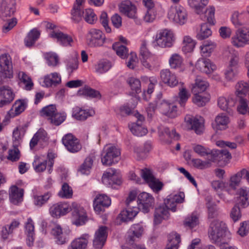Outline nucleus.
Masks as SVG:
<instances>
[{"instance_id": "2eb2a0df", "label": "nucleus", "mask_w": 249, "mask_h": 249, "mask_svg": "<svg viewBox=\"0 0 249 249\" xmlns=\"http://www.w3.org/2000/svg\"><path fill=\"white\" fill-rule=\"evenodd\" d=\"M102 182L106 185H120L121 178L115 169L110 168L102 177Z\"/></svg>"}, {"instance_id": "ddd939ff", "label": "nucleus", "mask_w": 249, "mask_h": 249, "mask_svg": "<svg viewBox=\"0 0 249 249\" xmlns=\"http://www.w3.org/2000/svg\"><path fill=\"white\" fill-rule=\"evenodd\" d=\"M158 108L164 115L174 118L177 115V107L174 104L170 103L164 100H158Z\"/></svg>"}, {"instance_id": "864d4df0", "label": "nucleus", "mask_w": 249, "mask_h": 249, "mask_svg": "<svg viewBox=\"0 0 249 249\" xmlns=\"http://www.w3.org/2000/svg\"><path fill=\"white\" fill-rule=\"evenodd\" d=\"M212 32L206 23H202L201 25L200 29L197 32L196 37L198 40L205 39L212 35Z\"/></svg>"}, {"instance_id": "f03ea898", "label": "nucleus", "mask_w": 249, "mask_h": 249, "mask_svg": "<svg viewBox=\"0 0 249 249\" xmlns=\"http://www.w3.org/2000/svg\"><path fill=\"white\" fill-rule=\"evenodd\" d=\"M228 233L225 224L223 222L218 220H214L211 222L208 231L210 239L213 242L221 243V249H236L235 247L225 244L229 238Z\"/></svg>"}, {"instance_id": "4be33fe9", "label": "nucleus", "mask_w": 249, "mask_h": 249, "mask_svg": "<svg viewBox=\"0 0 249 249\" xmlns=\"http://www.w3.org/2000/svg\"><path fill=\"white\" fill-rule=\"evenodd\" d=\"M49 36L56 39L58 43L63 46H71V43L73 42V39L70 36L61 31H52Z\"/></svg>"}, {"instance_id": "6e6d98bb", "label": "nucleus", "mask_w": 249, "mask_h": 249, "mask_svg": "<svg viewBox=\"0 0 249 249\" xmlns=\"http://www.w3.org/2000/svg\"><path fill=\"white\" fill-rule=\"evenodd\" d=\"M169 243L165 249H178V244L180 242V238L177 233H172L168 237Z\"/></svg>"}, {"instance_id": "13d9d810", "label": "nucleus", "mask_w": 249, "mask_h": 249, "mask_svg": "<svg viewBox=\"0 0 249 249\" xmlns=\"http://www.w3.org/2000/svg\"><path fill=\"white\" fill-rule=\"evenodd\" d=\"M113 49L116 54L122 59H125L128 55V50L127 48L119 42H116L112 45Z\"/></svg>"}, {"instance_id": "f3484780", "label": "nucleus", "mask_w": 249, "mask_h": 249, "mask_svg": "<svg viewBox=\"0 0 249 249\" xmlns=\"http://www.w3.org/2000/svg\"><path fill=\"white\" fill-rule=\"evenodd\" d=\"M210 161L213 162H227L231 159V155L226 149L212 150Z\"/></svg>"}, {"instance_id": "1a4fd4ad", "label": "nucleus", "mask_w": 249, "mask_h": 249, "mask_svg": "<svg viewBox=\"0 0 249 249\" xmlns=\"http://www.w3.org/2000/svg\"><path fill=\"white\" fill-rule=\"evenodd\" d=\"M87 40L88 44L90 47H100L104 44L106 36L100 30L92 28L88 34Z\"/></svg>"}, {"instance_id": "0e129e2a", "label": "nucleus", "mask_w": 249, "mask_h": 249, "mask_svg": "<svg viewBox=\"0 0 249 249\" xmlns=\"http://www.w3.org/2000/svg\"><path fill=\"white\" fill-rule=\"evenodd\" d=\"M244 14L238 11H234L231 15V20L232 23L236 27H239L244 24Z\"/></svg>"}, {"instance_id": "20e7f679", "label": "nucleus", "mask_w": 249, "mask_h": 249, "mask_svg": "<svg viewBox=\"0 0 249 249\" xmlns=\"http://www.w3.org/2000/svg\"><path fill=\"white\" fill-rule=\"evenodd\" d=\"M175 41V36L173 32L168 29L159 31L156 35L154 42L162 48L172 47Z\"/></svg>"}, {"instance_id": "338daca9", "label": "nucleus", "mask_w": 249, "mask_h": 249, "mask_svg": "<svg viewBox=\"0 0 249 249\" xmlns=\"http://www.w3.org/2000/svg\"><path fill=\"white\" fill-rule=\"evenodd\" d=\"M93 161V160L92 157L90 156L87 157L85 159L84 163L81 165L78 170L79 172L83 175H88L92 167Z\"/></svg>"}, {"instance_id": "0eeeda50", "label": "nucleus", "mask_w": 249, "mask_h": 249, "mask_svg": "<svg viewBox=\"0 0 249 249\" xmlns=\"http://www.w3.org/2000/svg\"><path fill=\"white\" fill-rule=\"evenodd\" d=\"M141 175L144 181L153 191L158 192L162 189L163 186V183L155 178L151 170L148 168L142 169Z\"/></svg>"}, {"instance_id": "680f3d73", "label": "nucleus", "mask_w": 249, "mask_h": 249, "mask_svg": "<svg viewBox=\"0 0 249 249\" xmlns=\"http://www.w3.org/2000/svg\"><path fill=\"white\" fill-rule=\"evenodd\" d=\"M138 214L136 211L126 208L122 211L119 214V217L122 221L127 222L132 220Z\"/></svg>"}, {"instance_id": "7ed1b4c3", "label": "nucleus", "mask_w": 249, "mask_h": 249, "mask_svg": "<svg viewBox=\"0 0 249 249\" xmlns=\"http://www.w3.org/2000/svg\"><path fill=\"white\" fill-rule=\"evenodd\" d=\"M121 155L120 149L115 145L107 144L101 153V162L104 165L110 166L117 163Z\"/></svg>"}, {"instance_id": "9d476101", "label": "nucleus", "mask_w": 249, "mask_h": 249, "mask_svg": "<svg viewBox=\"0 0 249 249\" xmlns=\"http://www.w3.org/2000/svg\"><path fill=\"white\" fill-rule=\"evenodd\" d=\"M185 122L187 125V129L193 130L196 134H202L204 129V120L202 117L199 118L186 115L185 117Z\"/></svg>"}, {"instance_id": "052dcab7", "label": "nucleus", "mask_w": 249, "mask_h": 249, "mask_svg": "<svg viewBox=\"0 0 249 249\" xmlns=\"http://www.w3.org/2000/svg\"><path fill=\"white\" fill-rule=\"evenodd\" d=\"M18 77L20 83L23 84L26 90H31L34 85L31 79L25 72L19 71L18 73Z\"/></svg>"}, {"instance_id": "72a5a7b5", "label": "nucleus", "mask_w": 249, "mask_h": 249, "mask_svg": "<svg viewBox=\"0 0 249 249\" xmlns=\"http://www.w3.org/2000/svg\"><path fill=\"white\" fill-rule=\"evenodd\" d=\"M25 233L27 235V244L31 247L33 245L34 241L35 227L33 220L29 218L25 223Z\"/></svg>"}, {"instance_id": "39448f33", "label": "nucleus", "mask_w": 249, "mask_h": 249, "mask_svg": "<svg viewBox=\"0 0 249 249\" xmlns=\"http://www.w3.org/2000/svg\"><path fill=\"white\" fill-rule=\"evenodd\" d=\"M168 17L170 20L180 25L184 24L188 19V14L186 9L180 5L171 6Z\"/></svg>"}, {"instance_id": "5701e85b", "label": "nucleus", "mask_w": 249, "mask_h": 249, "mask_svg": "<svg viewBox=\"0 0 249 249\" xmlns=\"http://www.w3.org/2000/svg\"><path fill=\"white\" fill-rule=\"evenodd\" d=\"M196 68L201 71L210 74L216 69V66L210 59L201 58L199 59L196 64Z\"/></svg>"}, {"instance_id": "7c9ffc66", "label": "nucleus", "mask_w": 249, "mask_h": 249, "mask_svg": "<svg viewBox=\"0 0 249 249\" xmlns=\"http://www.w3.org/2000/svg\"><path fill=\"white\" fill-rule=\"evenodd\" d=\"M218 106L222 110L230 113L231 107H233L236 102L234 96H230L228 98L220 97L218 99Z\"/></svg>"}, {"instance_id": "603ef678", "label": "nucleus", "mask_w": 249, "mask_h": 249, "mask_svg": "<svg viewBox=\"0 0 249 249\" xmlns=\"http://www.w3.org/2000/svg\"><path fill=\"white\" fill-rule=\"evenodd\" d=\"M216 44L211 40L204 41L200 46L201 54L205 56H209L216 47Z\"/></svg>"}, {"instance_id": "79ce46f5", "label": "nucleus", "mask_w": 249, "mask_h": 249, "mask_svg": "<svg viewBox=\"0 0 249 249\" xmlns=\"http://www.w3.org/2000/svg\"><path fill=\"white\" fill-rule=\"evenodd\" d=\"M209 0H188V4L195 12L199 14L208 4Z\"/></svg>"}, {"instance_id": "cd10ccee", "label": "nucleus", "mask_w": 249, "mask_h": 249, "mask_svg": "<svg viewBox=\"0 0 249 249\" xmlns=\"http://www.w3.org/2000/svg\"><path fill=\"white\" fill-rule=\"evenodd\" d=\"M160 77L163 83L170 87L177 86L178 83L176 75L168 69H164L160 72Z\"/></svg>"}, {"instance_id": "c85d7f7f", "label": "nucleus", "mask_w": 249, "mask_h": 249, "mask_svg": "<svg viewBox=\"0 0 249 249\" xmlns=\"http://www.w3.org/2000/svg\"><path fill=\"white\" fill-rule=\"evenodd\" d=\"M52 234L58 244L62 245L68 241V234L63 231L61 227L58 224L55 225L52 229Z\"/></svg>"}, {"instance_id": "774afa93", "label": "nucleus", "mask_w": 249, "mask_h": 249, "mask_svg": "<svg viewBox=\"0 0 249 249\" xmlns=\"http://www.w3.org/2000/svg\"><path fill=\"white\" fill-rule=\"evenodd\" d=\"M169 62L172 68L177 69L181 66L183 63V59L179 54L175 53L171 56Z\"/></svg>"}, {"instance_id": "a878e982", "label": "nucleus", "mask_w": 249, "mask_h": 249, "mask_svg": "<svg viewBox=\"0 0 249 249\" xmlns=\"http://www.w3.org/2000/svg\"><path fill=\"white\" fill-rule=\"evenodd\" d=\"M223 55L229 59V67L233 68L238 66L239 61V54L232 47L227 46L224 49Z\"/></svg>"}, {"instance_id": "e2e57ef3", "label": "nucleus", "mask_w": 249, "mask_h": 249, "mask_svg": "<svg viewBox=\"0 0 249 249\" xmlns=\"http://www.w3.org/2000/svg\"><path fill=\"white\" fill-rule=\"evenodd\" d=\"M199 224L198 215L196 213H192L184 220V225L190 228H193Z\"/></svg>"}, {"instance_id": "412c9836", "label": "nucleus", "mask_w": 249, "mask_h": 249, "mask_svg": "<svg viewBox=\"0 0 249 249\" xmlns=\"http://www.w3.org/2000/svg\"><path fill=\"white\" fill-rule=\"evenodd\" d=\"M135 115L137 118V122L132 123L129 126L131 131L137 136L141 137L145 135L147 133V130L142 126V123L144 119V117L138 113H136Z\"/></svg>"}, {"instance_id": "f257e3e1", "label": "nucleus", "mask_w": 249, "mask_h": 249, "mask_svg": "<svg viewBox=\"0 0 249 249\" xmlns=\"http://www.w3.org/2000/svg\"><path fill=\"white\" fill-rule=\"evenodd\" d=\"M70 210L72 211L71 221L73 224L78 226L85 223L87 216L84 209L74 202L71 207L65 202L55 204L50 208V213L52 216L59 217L68 213Z\"/></svg>"}, {"instance_id": "f704fd0d", "label": "nucleus", "mask_w": 249, "mask_h": 249, "mask_svg": "<svg viewBox=\"0 0 249 249\" xmlns=\"http://www.w3.org/2000/svg\"><path fill=\"white\" fill-rule=\"evenodd\" d=\"M95 114L92 110L82 109L78 107H75L73 108L72 117L78 120L84 121L89 117L92 116Z\"/></svg>"}, {"instance_id": "09e8293b", "label": "nucleus", "mask_w": 249, "mask_h": 249, "mask_svg": "<svg viewBox=\"0 0 249 249\" xmlns=\"http://www.w3.org/2000/svg\"><path fill=\"white\" fill-rule=\"evenodd\" d=\"M196 43L189 36H184L182 41V50L185 53L192 52L195 47Z\"/></svg>"}, {"instance_id": "a211bd4d", "label": "nucleus", "mask_w": 249, "mask_h": 249, "mask_svg": "<svg viewBox=\"0 0 249 249\" xmlns=\"http://www.w3.org/2000/svg\"><path fill=\"white\" fill-rule=\"evenodd\" d=\"M0 67L5 76L11 78L13 75V67L10 56L7 53L0 55Z\"/></svg>"}, {"instance_id": "5fc2aeb1", "label": "nucleus", "mask_w": 249, "mask_h": 249, "mask_svg": "<svg viewBox=\"0 0 249 249\" xmlns=\"http://www.w3.org/2000/svg\"><path fill=\"white\" fill-rule=\"evenodd\" d=\"M235 89L238 96L249 94V83L244 81H239L235 85Z\"/></svg>"}, {"instance_id": "423d86ee", "label": "nucleus", "mask_w": 249, "mask_h": 249, "mask_svg": "<svg viewBox=\"0 0 249 249\" xmlns=\"http://www.w3.org/2000/svg\"><path fill=\"white\" fill-rule=\"evenodd\" d=\"M231 43L238 48L249 45V28L244 27L237 30L231 38Z\"/></svg>"}, {"instance_id": "49530a36", "label": "nucleus", "mask_w": 249, "mask_h": 249, "mask_svg": "<svg viewBox=\"0 0 249 249\" xmlns=\"http://www.w3.org/2000/svg\"><path fill=\"white\" fill-rule=\"evenodd\" d=\"M239 196V203L243 207L249 205V189L246 187L240 188L237 192Z\"/></svg>"}, {"instance_id": "dca6fc26", "label": "nucleus", "mask_w": 249, "mask_h": 249, "mask_svg": "<svg viewBox=\"0 0 249 249\" xmlns=\"http://www.w3.org/2000/svg\"><path fill=\"white\" fill-rule=\"evenodd\" d=\"M107 228L101 226L96 231L93 240V246L98 249H101L104 246L107 238Z\"/></svg>"}, {"instance_id": "e433bc0d", "label": "nucleus", "mask_w": 249, "mask_h": 249, "mask_svg": "<svg viewBox=\"0 0 249 249\" xmlns=\"http://www.w3.org/2000/svg\"><path fill=\"white\" fill-rule=\"evenodd\" d=\"M169 216L168 210L164 205L160 206L156 208L154 214V223L160 224L163 219H168Z\"/></svg>"}, {"instance_id": "6e6552de", "label": "nucleus", "mask_w": 249, "mask_h": 249, "mask_svg": "<svg viewBox=\"0 0 249 249\" xmlns=\"http://www.w3.org/2000/svg\"><path fill=\"white\" fill-rule=\"evenodd\" d=\"M16 10V0H2L0 6V17L3 20L11 18Z\"/></svg>"}, {"instance_id": "4d7b16f0", "label": "nucleus", "mask_w": 249, "mask_h": 249, "mask_svg": "<svg viewBox=\"0 0 249 249\" xmlns=\"http://www.w3.org/2000/svg\"><path fill=\"white\" fill-rule=\"evenodd\" d=\"M51 196V193L49 192L42 195H35L34 204L37 207H41L47 202Z\"/></svg>"}, {"instance_id": "8fccbe9b", "label": "nucleus", "mask_w": 249, "mask_h": 249, "mask_svg": "<svg viewBox=\"0 0 249 249\" xmlns=\"http://www.w3.org/2000/svg\"><path fill=\"white\" fill-rule=\"evenodd\" d=\"M111 67L110 62L107 60L102 59L99 61L94 66L96 72L102 74L107 71Z\"/></svg>"}, {"instance_id": "c756f323", "label": "nucleus", "mask_w": 249, "mask_h": 249, "mask_svg": "<svg viewBox=\"0 0 249 249\" xmlns=\"http://www.w3.org/2000/svg\"><path fill=\"white\" fill-rule=\"evenodd\" d=\"M89 235L88 234H84L73 240L68 249H85L89 243Z\"/></svg>"}, {"instance_id": "c9c22d12", "label": "nucleus", "mask_w": 249, "mask_h": 249, "mask_svg": "<svg viewBox=\"0 0 249 249\" xmlns=\"http://www.w3.org/2000/svg\"><path fill=\"white\" fill-rule=\"evenodd\" d=\"M229 122V117L224 113H221L216 117L215 123L213 124V127L216 130H224L228 127Z\"/></svg>"}, {"instance_id": "6ab92c4d", "label": "nucleus", "mask_w": 249, "mask_h": 249, "mask_svg": "<svg viewBox=\"0 0 249 249\" xmlns=\"http://www.w3.org/2000/svg\"><path fill=\"white\" fill-rule=\"evenodd\" d=\"M111 204L110 199L105 195H98L94 199L93 207L95 211L98 213L104 212L105 208L108 207Z\"/></svg>"}, {"instance_id": "de8ad7c7", "label": "nucleus", "mask_w": 249, "mask_h": 249, "mask_svg": "<svg viewBox=\"0 0 249 249\" xmlns=\"http://www.w3.org/2000/svg\"><path fill=\"white\" fill-rule=\"evenodd\" d=\"M84 12L82 5L74 4L71 11V19L75 22H79L84 18Z\"/></svg>"}, {"instance_id": "2f4dec72", "label": "nucleus", "mask_w": 249, "mask_h": 249, "mask_svg": "<svg viewBox=\"0 0 249 249\" xmlns=\"http://www.w3.org/2000/svg\"><path fill=\"white\" fill-rule=\"evenodd\" d=\"M143 230L142 227L139 224L132 226L128 232L127 241L129 245H133L136 238H139L142 234Z\"/></svg>"}, {"instance_id": "aec40b11", "label": "nucleus", "mask_w": 249, "mask_h": 249, "mask_svg": "<svg viewBox=\"0 0 249 249\" xmlns=\"http://www.w3.org/2000/svg\"><path fill=\"white\" fill-rule=\"evenodd\" d=\"M185 195L183 192L173 196H170L164 200V207L167 210H170L172 212L176 211V205L178 203H182L184 200Z\"/></svg>"}, {"instance_id": "58836bf2", "label": "nucleus", "mask_w": 249, "mask_h": 249, "mask_svg": "<svg viewBox=\"0 0 249 249\" xmlns=\"http://www.w3.org/2000/svg\"><path fill=\"white\" fill-rule=\"evenodd\" d=\"M136 196L137 194L135 192H130L126 200V205L127 208L138 213L139 211L141 210V207L139 206V202L136 199Z\"/></svg>"}, {"instance_id": "393cba45", "label": "nucleus", "mask_w": 249, "mask_h": 249, "mask_svg": "<svg viewBox=\"0 0 249 249\" xmlns=\"http://www.w3.org/2000/svg\"><path fill=\"white\" fill-rule=\"evenodd\" d=\"M209 84L207 81L199 76L196 77L195 82L190 86V88L193 94L201 93L205 91L209 87Z\"/></svg>"}, {"instance_id": "69168bd1", "label": "nucleus", "mask_w": 249, "mask_h": 249, "mask_svg": "<svg viewBox=\"0 0 249 249\" xmlns=\"http://www.w3.org/2000/svg\"><path fill=\"white\" fill-rule=\"evenodd\" d=\"M57 111L55 106L50 105L42 108L40 113L41 116L45 117L48 120L49 118L52 117Z\"/></svg>"}, {"instance_id": "473e14b6", "label": "nucleus", "mask_w": 249, "mask_h": 249, "mask_svg": "<svg viewBox=\"0 0 249 249\" xmlns=\"http://www.w3.org/2000/svg\"><path fill=\"white\" fill-rule=\"evenodd\" d=\"M23 189L15 186L11 187L9 192L11 202L15 205L20 203L23 200Z\"/></svg>"}, {"instance_id": "a19ab883", "label": "nucleus", "mask_w": 249, "mask_h": 249, "mask_svg": "<svg viewBox=\"0 0 249 249\" xmlns=\"http://www.w3.org/2000/svg\"><path fill=\"white\" fill-rule=\"evenodd\" d=\"M40 35V32L36 29L31 30L24 39L25 46L30 47L34 45L39 37Z\"/></svg>"}, {"instance_id": "9b49d317", "label": "nucleus", "mask_w": 249, "mask_h": 249, "mask_svg": "<svg viewBox=\"0 0 249 249\" xmlns=\"http://www.w3.org/2000/svg\"><path fill=\"white\" fill-rule=\"evenodd\" d=\"M62 143L67 149L71 153L78 152L81 149L79 140L71 134L65 135L62 139Z\"/></svg>"}, {"instance_id": "f8f14e48", "label": "nucleus", "mask_w": 249, "mask_h": 249, "mask_svg": "<svg viewBox=\"0 0 249 249\" xmlns=\"http://www.w3.org/2000/svg\"><path fill=\"white\" fill-rule=\"evenodd\" d=\"M120 11L129 18H134L137 24H140L137 19V9L136 6L130 0H123L119 6Z\"/></svg>"}, {"instance_id": "4468645a", "label": "nucleus", "mask_w": 249, "mask_h": 249, "mask_svg": "<svg viewBox=\"0 0 249 249\" xmlns=\"http://www.w3.org/2000/svg\"><path fill=\"white\" fill-rule=\"evenodd\" d=\"M139 206L141 207V211L143 213H148L152 207L154 201V197L149 194L142 192L138 196Z\"/></svg>"}, {"instance_id": "3c124183", "label": "nucleus", "mask_w": 249, "mask_h": 249, "mask_svg": "<svg viewBox=\"0 0 249 249\" xmlns=\"http://www.w3.org/2000/svg\"><path fill=\"white\" fill-rule=\"evenodd\" d=\"M44 56L47 64L51 67H55L59 64V57L54 52H48L44 54Z\"/></svg>"}, {"instance_id": "ea45409f", "label": "nucleus", "mask_w": 249, "mask_h": 249, "mask_svg": "<svg viewBox=\"0 0 249 249\" xmlns=\"http://www.w3.org/2000/svg\"><path fill=\"white\" fill-rule=\"evenodd\" d=\"M61 82L60 75L57 72H53L45 76L44 83L46 87H49L53 85H57Z\"/></svg>"}, {"instance_id": "a18cd8bd", "label": "nucleus", "mask_w": 249, "mask_h": 249, "mask_svg": "<svg viewBox=\"0 0 249 249\" xmlns=\"http://www.w3.org/2000/svg\"><path fill=\"white\" fill-rule=\"evenodd\" d=\"M47 160L44 156H36L33 163L35 171L37 172H42L46 169Z\"/></svg>"}, {"instance_id": "37998d69", "label": "nucleus", "mask_w": 249, "mask_h": 249, "mask_svg": "<svg viewBox=\"0 0 249 249\" xmlns=\"http://www.w3.org/2000/svg\"><path fill=\"white\" fill-rule=\"evenodd\" d=\"M25 126H18L13 131V144L15 146H18L20 143L22 137L26 132Z\"/></svg>"}, {"instance_id": "b1692460", "label": "nucleus", "mask_w": 249, "mask_h": 249, "mask_svg": "<svg viewBox=\"0 0 249 249\" xmlns=\"http://www.w3.org/2000/svg\"><path fill=\"white\" fill-rule=\"evenodd\" d=\"M15 94L8 87H0V107L9 105L14 99Z\"/></svg>"}, {"instance_id": "c03bdc74", "label": "nucleus", "mask_w": 249, "mask_h": 249, "mask_svg": "<svg viewBox=\"0 0 249 249\" xmlns=\"http://www.w3.org/2000/svg\"><path fill=\"white\" fill-rule=\"evenodd\" d=\"M152 149V144L150 142H146L143 147L135 146L134 152L137 154L139 160L143 159L145 158L146 154L149 152Z\"/></svg>"}, {"instance_id": "4c0bfd02", "label": "nucleus", "mask_w": 249, "mask_h": 249, "mask_svg": "<svg viewBox=\"0 0 249 249\" xmlns=\"http://www.w3.org/2000/svg\"><path fill=\"white\" fill-rule=\"evenodd\" d=\"M158 132L160 137L162 140H166L167 138L171 139L178 140V135L176 133L175 130H169V128L164 126H160L158 127Z\"/></svg>"}, {"instance_id": "bb28decb", "label": "nucleus", "mask_w": 249, "mask_h": 249, "mask_svg": "<svg viewBox=\"0 0 249 249\" xmlns=\"http://www.w3.org/2000/svg\"><path fill=\"white\" fill-rule=\"evenodd\" d=\"M27 106L26 100L19 99L16 100L13 105L11 109L7 113V115L10 118H14L23 112Z\"/></svg>"}, {"instance_id": "bf43d9fd", "label": "nucleus", "mask_w": 249, "mask_h": 249, "mask_svg": "<svg viewBox=\"0 0 249 249\" xmlns=\"http://www.w3.org/2000/svg\"><path fill=\"white\" fill-rule=\"evenodd\" d=\"M66 118V114L65 113L57 111L52 117L49 118L48 121L50 124L58 126L65 120Z\"/></svg>"}]
</instances>
